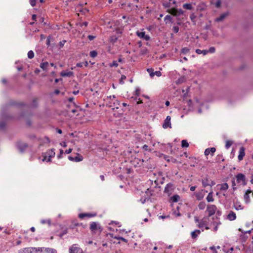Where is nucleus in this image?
<instances>
[{
	"mask_svg": "<svg viewBox=\"0 0 253 253\" xmlns=\"http://www.w3.org/2000/svg\"><path fill=\"white\" fill-rule=\"evenodd\" d=\"M55 155V149L52 148L48 150L46 152L42 154V156L43 157L42 161L49 162L51 161V159L54 158Z\"/></svg>",
	"mask_w": 253,
	"mask_h": 253,
	"instance_id": "obj_1",
	"label": "nucleus"
},
{
	"mask_svg": "<svg viewBox=\"0 0 253 253\" xmlns=\"http://www.w3.org/2000/svg\"><path fill=\"white\" fill-rule=\"evenodd\" d=\"M190 18L191 21L192 22L193 25H196V16L194 13H192L190 15Z\"/></svg>",
	"mask_w": 253,
	"mask_h": 253,
	"instance_id": "obj_32",
	"label": "nucleus"
},
{
	"mask_svg": "<svg viewBox=\"0 0 253 253\" xmlns=\"http://www.w3.org/2000/svg\"><path fill=\"white\" fill-rule=\"evenodd\" d=\"M208 51V53L209 52H210V53H214L215 51V49L214 47L213 46H211V47H210L209 49V50H207Z\"/></svg>",
	"mask_w": 253,
	"mask_h": 253,
	"instance_id": "obj_54",
	"label": "nucleus"
},
{
	"mask_svg": "<svg viewBox=\"0 0 253 253\" xmlns=\"http://www.w3.org/2000/svg\"><path fill=\"white\" fill-rule=\"evenodd\" d=\"M89 55L92 58H95L97 55V52L95 50L91 51L89 53Z\"/></svg>",
	"mask_w": 253,
	"mask_h": 253,
	"instance_id": "obj_41",
	"label": "nucleus"
},
{
	"mask_svg": "<svg viewBox=\"0 0 253 253\" xmlns=\"http://www.w3.org/2000/svg\"><path fill=\"white\" fill-rule=\"evenodd\" d=\"M206 203L204 202H201L198 205V208L200 210H203L206 207Z\"/></svg>",
	"mask_w": 253,
	"mask_h": 253,
	"instance_id": "obj_35",
	"label": "nucleus"
},
{
	"mask_svg": "<svg viewBox=\"0 0 253 253\" xmlns=\"http://www.w3.org/2000/svg\"><path fill=\"white\" fill-rule=\"evenodd\" d=\"M227 218L230 221L235 220L236 218V213L233 211H230L227 215Z\"/></svg>",
	"mask_w": 253,
	"mask_h": 253,
	"instance_id": "obj_19",
	"label": "nucleus"
},
{
	"mask_svg": "<svg viewBox=\"0 0 253 253\" xmlns=\"http://www.w3.org/2000/svg\"><path fill=\"white\" fill-rule=\"evenodd\" d=\"M0 115L2 118L6 119L8 118V117L3 112H1Z\"/></svg>",
	"mask_w": 253,
	"mask_h": 253,
	"instance_id": "obj_61",
	"label": "nucleus"
},
{
	"mask_svg": "<svg viewBox=\"0 0 253 253\" xmlns=\"http://www.w3.org/2000/svg\"><path fill=\"white\" fill-rule=\"evenodd\" d=\"M228 15V13H224L221 14L219 17H217L215 19L216 22H220L222 21Z\"/></svg>",
	"mask_w": 253,
	"mask_h": 253,
	"instance_id": "obj_26",
	"label": "nucleus"
},
{
	"mask_svg": "<svg viewBox=\"0 0 253 253\" xmlns=\"http://www.w3.org/2000/svg\"><path fill=\"white\" fill-rule=\"evenodd\" d=\"M42 224L47 223L49 225H51V220L49 219H42L41 221Z\"/></svg>",
	"mask_w": 253,
	"mask_h": 253,
	"instance_id": "obj_40",
	"label": "nucleus"
},
{
	"mask_svg": "<svg viewBox=\"0 0 253 253\" xmlns=\"http://www.w3.org/2000/svg\"><path fill=\"white\" fill-rule=\"evenodd\" d=\"M147 71L149 73L151 78L154 77V69L153 68H148L147 69Z\"/></svg>",
	"mask_w": 253,
	"mask_h": 253,
	"instance_id": "obj_42",
	"label": "nucleus"
},
{
	"mask_svg": "<svg viewBox=\"0 0 253 253\" xmlns=\"http://www.w3.org/2000/svg\"><path fill=\"white\" fill-rule=\"evenodd\" d=\"M98 225H99V224L98 223L92 222L90 225V229L91 231H94L97 230L98 228L100 229V227L99 226L98 227Z\"/></svg>",
	"mask_w": 253,
	"mask_h": 253,
	"instance_id": "obj_16",
	"label": "nucleus"
},
{
	"mask_svg": "<svg viewBox=\"0 0 253 253\" xmlns=\"http://www.w3.org/2000/svg\"><path fill=\"white\" fill-rule=\"evenodd\" d=\"M142 149L144 151H148L149 152L151 151V150L148 148V146L146 144L143 146Z\"/></svg>",
	"mask_w": 253,
	"mask_h": 253,
	"instance_id": "obj_53",
	"label": "nucleus"
},
{
	"mask_svg": "<svg viewBox=\"0 0 253 253\" xmlns=\"http://www.w3.org/2000/svg\"><path fill=\"white\" fill-rule=\"evenodd\" d=\"M118 40V38L116 36H112L110 38V41L112 43H115Z\"/></svg>",
	"mask_w": 253,
	"mask_h": 253,
	"instance_id": "obj_47",
	"label": "nucleus"
},
{
	"mask_svg": "<svg viewBox=\"0 0 253 253\" xmlns=\"http://www.w3.org/2000/svg\"><path fill=\"white\" fill-rule=\"evenodd\" d=\"M217 209V208L214 205H210L207 207V211L208 212L209 216L213 215Z\"/></svg>",
	"mask_w": 253,
	"mask_h": 253,
	"instance_id": "obj_6",
	"label": "nucleus"
},
{
	"mask_svg": "<svg viewBox=\"0 0 253 253\" xmlns=\"http://www.w3.org/2000/svg\"><path fill=\"white\" fill-rule=\"evenodd\" d=\"M95 214L82 213L79 214V217L81 218H83L84 217H91L95 216Z\"/></svg>",
	"mask_w": 253,
	"mask_h": 253,
	"instance_id": "obj_25",
	"label": "nucleus"
},
{
	"mask_svg": "<svg viewBox=\"0 0 253 253\" xmlns=\"http://www.w3.org/2000/svg\"><path fill=\"white\" fill-rule=\"evenodd\" d=\"M140 89L138 88H136L135 89V95L137 96H139L140 94Z\"/></svg>",
	"mask_w": 253,
	"mask_h": 253,
	"instance_id": "obj_63",
	"label": "nucleus"
},
{
	"mask_svg": "<svg viewBox=\"0 0 253 253\" xmlns=\"http://www.w3.org/2000/svg\"><path fill=\"white\" fill-rule=\"evenodd\" d=\"M38 253H57L56 250L49 248H38Z\"/></svg>",
	"mask_w": 253,
	"mask_h": 253,
	"instance_id": "obj_5",
	"label": "nucleus"
},
{
	"mask_svg": "<svg viewBox=\"0 0 253 253\" xmlns=\"http://www.w3.org/2000/svg\"><path fill=\"white\" fill-rule=\"evenodd\" d=\"M5 123L4 121H0V129H3L5 128Z\"/></svg>",
	"mask_w": 253,
	"mask_h": 253,
	"instance_id": "obj_48",
	"label": "nucleus"
},
{
	"mask_svg": "<svg viewBox=\"0 0 253 253\" xmlns=\"http://www.w3.org/2000/svg\"><path fill=\"white\" fill-rule=\"evenodd\" d=\"M109 66L110 67H117L118 66V63L117 61L114 60L112 62V63H110Z\"/></svg>",
	"mask_w": 253,
	"mask_h": 253,
	"instance_id": "obj_44",
	"label": "nucleus"
},
{
	"mask_svg": "<svg viewBox=\"0 0 253 253\" xmlns=\"http://www.w3.org/2000/svg\"><path fill=\"white\" fill-rule=\"evenodd\" d=\"M156 75L158 77H160L162 75V73L160 71L154 72V76Z\"/></svg>",
	"mask_w": 253,
	"mask_h": 253,
	"instance_id": "obj_59",
	"label": "nucleus"
},
{
	"mask_svg": "<svg viewBox=\"0 0 253 253\" xmlns=\"http://www.w3.org/2000/svg\"><path fill=\"white\" fill-rule=\"evenodd\" d=\"M180 199V196L177 194H175L170 198V201L173 203H176L179 201Z\"/></svg>",
	"mask_w": 253,
	"mask_h": 253,
	"instance_id": "obj_23",
	"label": "nucleus"
},
{
	"mask_svg": "<svg viewBox=\"0 0 253 253\" xmlns=\"http://www.w3.org/2000/svg\"><path fill=\"white\" fill-rule=\"evenodd\" d=\"M170 13L175 16H179L183 14L184 11L181 9L171 8Z\"/></svg>",
	"mask_w": 253,
	"mask_h": 253,
	"instance_id": "obj_10",
	"label": "nucleus"
},
{
	"mask_svg": "<svg viewBox=\"0 0 253 253\" xmlns=\"http://www.w3.org/2000/svg\"><path fill=\"white\" fill-rule=\"evenodd\" d=\"M63 153H64L63 150L62 149H60V153L57 156V157L58 159H61L62 158V155H63Z\"/></svg>",
	"mask_w": 253,
	"mask_h": 253,
	"instance_id": "obj_50",
	"label": "nucleus"
},
{
	"mask_svg": "<svg viewBox=\"0 0 253 253\" xmlns=\"http://www.w3.org/2000/svg\"><path fill=\"white\" fill-rule=\"evenodd\" d=\"M234 208L236 210H243L244 209L239 202H236L234 205Z\"/></svg>",
	"mask_w": 253,
	"mask_h": 253,
	"instance_id": "obj_31",
	"label": "nucleus"
},
{
	"mask_svg": "<svg viewBox=\"0 0 253 253\" xmlns=\"http://www.w3.org/2000/svg\"><path fill=\"white\" fill-rule=\"evenodd\" d=\"M117 239H119V240H122V241H124L126 243H127V240L125 238L122 237H119L118 238H116Z\"/></svg>",
	"mask_w": 253,
	"mask_h": 253,
	"instance_id": "obj_62",
	"label": "nucleus"
},
{
	"mask_svg": "<svg viewBox=\"0 0 253 253\" xmlns=\"http://www.w3.org/2000/svg\"><path fill=\"white\" fill-rule=\"evenodd\" d=\"M202 183L203 186L206 187L207 186L210 185V179L208 177H206L202 180Z\"/></svg>",
	"mask_w": 253,
	"mask_h": 253,
	"instance_id": "obj_24",
	"label": "nucleus"
},
{
	"mask_svg": "<svg viewBox=\"0 0 253 253\" xmlns=\"http://www.w3.org/2000/svg\"><path fill=\"white\" fill-rule=\"evenodd\" d=\"M77 10L84 14H85L89 11V10L87 8L82 7V5L77 7Z\"/></svg>",
	"mask_w": 253,
	"mask_h": 253,
	"instance_id": "obj_21",
	"label": "nucleus"
},
{
	"mask_svg": "<svg viewBox=\"0 0 253 253\" xmlns=\"http://www.w3.org/2000/svg\"><path fill=\"white\" fill-rule=\"evenodd\" d=\"M38 248H25L18 251V253H38Z\"/></svg>",
	"mask_w": 253,
	"mask_h": 253,
	"instance_id": "obj_2",
	"label": "nucleus"
},
{
	"mask_svg": "<svg viewBox=\"0 0 253 253\" xmlns=\"http://www.w3.org/2000/svg\"><path fill=\"white\" fill-rule=\"evenodd\" d=\"M34 56V53L32 50H30L28 52V57L29 59H32Z\"/></svg>",
	"mask_w": 253,
	"mask_h": 253,
	"instance_id": "obj_43",
	"label": "nucleus"
},
{
	"mask_svg": "<svg viewBox=\"0 0 253 253\" xmlns=\"http://www.w3.org/2000/svg\"><path fill=\"white\" fill-rule=\"evenodd\" d=\"M116 96L115 95H110L109 96H107L106 99H110L111 102L114 101L113 100L116 99Z\"/></svg>",
	"mask_w": 253,
	"mask_h": 253,
	"instance_id": "obj_49",
	"label": "nucleus"
},
{
	"mask_svg": "<svg viewBox=\"0 0 253 253\" xmlns=\"http://www.w3.org/2000/svg\"><path fill=\"white\" fill-rule=\"evenodd\" d=\"M215 151L216 149L214 147L207 148L205 150L204 154L206 156H208L210 154H211V156H213Z\"/></svg>",
	"mask_w": 253,
	"mask_h": 253,
	"instance_id": "obj_15",
	"label": "nucleus"
},
{
	"mask_svg": "<svg viewBox=\"0 0 253 253\" xmlns=\"http://www.w3.org/2000/svg\"><path fill=\"white\" fill-rule=\"evenodd\" d=\"M67 233H68V230L67 229H66L64 230L62 232L59 233L58 236L60 238H62L63 237V236L66 235V234H67Z\"/></svg>",
	"mask_w": 253,
	"mask_h": 253,
	"instance_id": "obj_46",
	"label": "nucleus"
},
{
	"mask_svg": "<svg viewBox=\"0 0 253 253\" xmlns=\"http://www.w3.org/2000/svg\"><path fill=\"white\" fill-rule=\"evenodd\" d=\"M170 119L171 118L169 116H168L166 119L164 121V123L163 125V127L164 128H167L168 127L171 128V123H170Z\"/></svg>",
	"mask_w": 253,
	"mask_h": 253,
	"instance_id": "obj_13",
	"label": "nucleus"
},
{
	"mask_svg": "<svg viewBox=\"0 0 253 253\" xmlns=\"http://www.w3.org/2000/svg\"><path fill=\"white\" fill-rule=\"evenodd\" d=\"M207 225H208V222L204 218L200 220L199 224H198V227L200 228H202Z\"/></svg>",
	"mask_w": 253,
	"mask_h": 253,
	"instance_id": "obj_20",
	"label": "nucleus"
},
{
	"mask_svg": "<svg viewBox=\"0 0 253 253\" xmlns=\"http://www.w3.org/2000/svg\"><path fill=\"white\" fill-rule=\"evenodd\" d=\"M27 147L28 144L26 143H23L21 141H19L17 143V147L21 153L24 152Z\"/></svg>",
	"mask_w": 253,
	"mask_h": 253,
	"instance_id": "obj_9",
	"label": "nucleus"
},
{
	"mask_svg": "<svg viewBox=\"0 0 253 253\" xmlns=\"http://www.w3.org/2000/svg\"><path fill=\"white\" fill-rule=\"evenodd\" d=\"M171 19H172L171 17L169 15H166L164 18V20L165 21H166L167 20H169V21H170L171 20Z\"/></svg>",
	"mask_w": 253,
	"mask_h": 253,
	"instance_id": "obj_57",
	"label": "nucleus"
},
{
	"mask_svg": "<svg viewBox=\"0 0 253 253\" xmlns=\"http://www.w3.org/2000/svg\"><path fill=\"white\" fill-rule=\"evenodd\" d=\"M201 231L200 230H195L191 233V236L193 239H195L200 234Z\"/></svg>",
	"mask_w": 253,
	"mask_h": 253,
	"instance_id": "obj_17",
	"label": "nucleus"
},
{
	"mask_svg": "<svg viewBox=\"0 0 253 253\" xmlns=\"http://www.w3.org/2000/svg\"><path fill=\"white\" fill-rule=\"evenodd\" d=\"M60 75L62 77H70L74 75V73L71 71H63L60 73Z\"/></svg>",
	"mask_w": 253,
	"mask_h": 253,
	"instance_id": "obj_18",
	"label": "nucleus"
},
{
	"mask_svg": "<svg viewBox=\"0 0 253 253\" xmlns=\"http://www.w3.org/2000/svg\"><path fill=\"white\" fill-rule=\"evenodd\" d=\"M237 179V182L242 184H246V177L245 175L242 173H238L236 176Z\"/></svg>",
	"mask_w": 253,
	"mask_h": 253,
	"instance_id": "obj_8",
	"label": "nucleus"
},
{
	"mask_svg": "<svg viewBox=\"0 0 253 253\" xmlns=\"http://www.w3.org/2000/svg\"><path fill=\"white\" fill-rule=\"evenodd\" d=\"M183 7L188 10H191L193 8L191 3H185L183 5Z\"/></svg>",
	"mask_w": 253,
	"mask_h": 253,
	"instance_id": "obj_33",
	"label": "nucleus"
},
{
	"mask_svg": "<svg viewBox=\"0 0 253 253\" xmlns=\"http://www.w3.org/2000/svg\"><path fill=\"white\" fill-rule=\"evenodd\" d=\"M174 188L175 187L172 183H169L165 186L164 189V193L167 194L169 196L172 194Z\"/></svg>",
	"mask_w": 253,
	"mask_h": 253,
	"instance_id": "obj_4",
	"label": "nucleus"
},
{
	"mask_svg": "<svg viewBox=\"0 0 253 253\" xmlns=\"http://www.w3.org/2000/svg\"><path fill=\"white\" fill-rule=\"evenodd\" d=\"M206 199L208 202H211L214 201V199L213 198V195H212V192H210L208 194V195L206 198Z\"/></svg>",
	"mask_w": 253,
	"mask_h": 253,
	"instance_id": "obj_29",
	"label": "nucleus"
},
{
	"mask_svg": "<svg viewBox=\"0 0 253 253\" xmlns=\"http://www.w3.org/2000/svg\"><path fill=\"white\" fill-rule=\"evenodd\" d=\"M181 146L183 148H187L189 146V144L186 140H182L181 141Z\"/></svg>",
	"mask_w": 253,
	"mask_h": 253,
	"instance_id": "obj_38",
	"label": "nucleus"
},
{
	"mask_svg": "<svg viewBox=\"0 0 253 253\" xmlns=\"http://www.w3.org/2000/svg\"><path fill=\"white\" fill-rule=\"evenodd\" d=\"M233 144V142L231 140H227L226 141V144H225V148L226 149H228Z\"/></svg>",
	"mask_w": 253,
	"mask_h": 253,
	"instance_id": "obj_37",
	"label": "nucleus"
},
{
	"mask_svg": "<svg viewBox=\"0 0 253 253\" xmlns=\"http://www.w3.org/2000/svg\"><path fill=\"white\" fill-rule=\"evenodd\" d=\"M39 140H41L40 144L41 146L43 145L45 143H50V139L47 136H44L43 138L40 139Z\"/></svg>",
	"mask_w": 253,
	"mask_h": 253,
	"instance_id": "obj_22",
	"label": "nucleus"
},
{
	"mask_svg": "<svg viewBox=\"0 0 253 253\" xmlns=\"http://www.w3.org/2000/svg\"><path fill=\"white\" fill-rule=\"evenodd\" d=\"M172 30L175 33H177L179 31V27L176 26H173Z\"/></svg>",
	"mask_w": 253,
	"mask_h": 253,
	"instance_id": "obj_55",
	"label": "nucleus"
},
{
	"mask_svg": "<svg viewBox=\"0 0 253 253\" xmlns=\"http://www.w3.org/2000/svg\"><path fill=\"white\" fill-rule=\"evenodd\" d=\"M189 51H190V48H189L188 47H183L181 49L180 52H181V54H186L187 53H188Z\"/></svg>",
	"mask_w": 253,
	"mask_h": 253,
	"instance_id": "obj_34",
	"label": "nucleus"
},
{
	"mask_svg": "<svg viewBox=\"0 0 253 253\" xmlns=\"http://www.w3.org/2000/svg\"><path fill=\"white\" fill-rule=\"evenodd\" d=\"M38 99L35 98L32 102V105L33 107H37L38 106Z\"/></svg>",
	"mask_w": 253,
	"mask_h": 253,
	"instance_id": "obj_45",
	"label": "nucleus"
},
{
	"mask_svg": "<svg viewBox=\"0 0 253 253\" xmlns=\"http://www.w3.org/2000/svg\"><path fill=\"white\" fill-rule=\"evenodd\" d=\"M136 34L139 38L143 39L146 41L150 40V37L148 35H146L145 32L137 31Z\"/></svg>",
	"mask_w": 253,
	"mask_h": 253,
	"instance_id": "obj_7",
	"label": "nucleus"
},
{
	"mask_svg": "<svg viewBox=\"0 0 253 253\" xmlns=\"http://www.w3.org/2000/svg\"><path fill=\"white\" fill-rule=\"evenodd\" d=\"M50 37L49 36L47 37L46 40V44L47 46H49L50 45Z\"/></svg>",
	"mask_w": 253,
	"mask_h": 253,
	"instance_id": "obj_64",
	"label": "nucleus"
},
{
	"mask_svg": "<svg viewBox=\"0 0 253 253\" xmlns=\"http://www.w3.org/2000/svg\"><path fill=\"white\" fill-rule=\"evenodd\" d=\"M120 105V102L117 99H115L113 102H109L108 103V105L110 107H113V109H119Z\"/></svg>",
	"mask_w": 253,
	"mask_h": 253,
	"instance_id": "obj_11",
	"label": "nucleus"
},
{
	"mask_svg": "<svg viewBox=\"0 0 253 253\" xmlns=\"http://www.w3.org/2000/svg\"><path fill=\"white\" fill-rule=\"evenodd\" d=\"M84 65L85 67H87L88 66V63L87 61H85L84 63H83V62H80V63H78L77 64H76V66L78 67H80V68H82L83 67V65Z\"/></svg>",
	"mask_w": 253,
	"mask_h": 253,
	"instance_id": "obj_36",
	"label": "nucleus"
},
{
	"mask_svg": "<svg viewBox=\"0 0 253 253\" xmlns=\"http://www.w3.org/2000/svg\"><path fill=\"white\" fill-rule=\"evenodd\" d=\"M229 188L228 185L227 183H223L220 185V190L226 191Z\"/></svg>",
	"mask_w": 253,
	"mask_h": 253,
	"instance_id": "obj_28",
	"label": "nucleus"
},
{
	"mask_svg": "<svg viewBox=\"0 0 253 253\" xmlns=\"http://www.w3.org/2000/svg\"><path fill=\"white\" fill-rule=\"evenodd\" d=\"M126 79V76L125 75H122L121 78L120 80V83L121 84H123L124 83V80Z\"/></svg>",
	"mask_w": 253,
	"mask_h": 253,
	"instance_id": "obj_51",
	"label": "nucleus"
},
{
	"mask_svg": "<svg viewBox=\"0 0 253 253\" xmlns=\"http://www.w3.org/2000/svg\"><path fill=\"white\" fill-rule=\"evenodd\" d=\"M245 201L246 203H249L250 202V196L249 194L247 193V192H246L245 194L244 195Z\"/></svg>",
	"mask_w": 253,
	"mask_h": 253,
	"instance_id": "obj_39",
	"label": "nucleus"
},
{
	"mask_svg": "<svg viewBox=\"0 0 253 253\" xmlns=\"http://www.w3.org/2000/svg\"><path fill=\"white\" fill-rule=\"evenodd\" d=\"M28 138L30 139H33L36 138V135L34 134H29L28 135Z\"/></svg>",
	"mask_w": 253,
	"mask_h": 253,
	"instance_id": "obj_60",
	"label": "nucleus"
},
{
	"mask_svg": "<svg viewBox=\"0 0 253 253\" xmlns=\"http://www.w3.org/2000/svg\"><path fill=\"white\" fill-rule=\"evenodd\" d=\"M66 42V40H63V41L60 42L59 43V45L60 47H63V46Z\"/></svg>",
	"mask_w": 253,
	"mask_h": 253,
	"instance_id": "obj_56",
	"label": "nucleus"
},
{
	"mask_svg": "<svg viewBox=\"0 0 253 253\" xmlns=\"http://www.w3.org/2000/svg\"><path fill=\"white\" fill-rule=\"evenodd\" d=\"M96 37V36L88 35L87 38L90 41L93 40Z\"/></svg>",
	"mask_w": 253,
	"mask_h": 253,
	"instance_id": "obj_58",
	"label": "nucleus"
},
{
	"mask_svg": "<svg viewBox=\"0 0 253 253\" xmlns=\"http://www.w3.org/2000/svg\"><path fill=\"white\" fill-rule=\"evenodd\" d=\"M245 148L244 147H241L240 148L239 154L238 156V159L239 161H240L243 160L244 157L245 155Z\"/></svg>",
	"mask_w": 253,
	"mask_h": 253,
	"instance_id": "obj_14",
	"label": "nucleus"
},
{
	"mask_svg": "<svg viewBox=\"0 0 253 253\" xmlns=\"http://www.w3.org/2000/svg\"><path fill=\"white\" fill-rule=\"evenodd\" d=\"M69 253H83V251L78 245L74 244L70 247Z\"/></svg>",
	"mask_w": 253,
	"mask_h": 253,
	"instance_id": "obj_3",
	"label": "nucleus"
},
{
	"mask_svg": "<svg viewBox=\"0 0 253 253\" xmlns=\"http://www.w3.org/2000/svg\"><path fill=\"white\" fill-rule=\"evenodd\" d=\"M68 159L71 161L79 162L83 160V157L79 154H78L77 156L74 157L71 156H69Z\"/></svg>",
	"mask_w": 253,
	"mask_h": 253,
	"instance_id": "obj_12",
	"label": "nucleus"
},
{
	"mask_svg": "<svg viewBox=\"0 0 253 253\" xmlns=\"http://www.w3.org/2000/svg\"><path fill=\"white\" fill-rule=\"evenodd\" d=\"M30 3L32 7L36 5L37 0H29Z\"/></svg>",
	"mask_w": 253,
	"mask_h": 253,
	"instance_id": "obj_52",
	"label": "nucleus"
},
{
	"mask_svg": "<svg viewBox=\"0 0 253 253\" xmlns=\"http://www.w3.org/2000/svg\"><path fill=\"white\" fill-rule=\"evenodd\" d=\"M196 52L198 54H203L205 55L208 53V51L207 50H201L200 49H197L196 50Z\"/></svg>",
	"mask_w": 253,
	"mask_h": 253,
	"instance_id": "obj_30",
	"label": "nucleus"
},
{
	"mask_svg": "<svg viewBox=\"0 0 253 253\" xmlns=\"http://www.w3.org/2000/svg\"><path fill=\"white\" fill-rule=\"evenodd\" d=\"M48 66L47 62H42L40 64V67L44 71H46Z\"/></svg>",
	"mask_w": 253,
	"mask_h": 253,
	"instance_id": "obj_27",
	"label": "nucleus"
}]
</instances>
